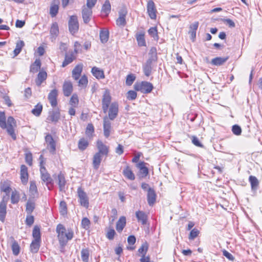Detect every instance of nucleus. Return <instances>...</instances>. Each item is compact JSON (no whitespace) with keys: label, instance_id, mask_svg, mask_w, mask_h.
<instances>
[{"label":"nucleus","instance_id":"obj_55","mask_svg":"<svg viewBox=\"0 0 262 262\" xmlns=\"http://www.w3.org/2000/svg\"><path fill=\"white\" fill-rule=\"evenodd\" d=\"M199 234V231L197 229H193L190 232L189 235V239L190 240L194 239L195 237H196L198 236Z\"/></svg>","mask_w":262,"mask_h":262},{"label":"nucleus","instance_id":"obj_63","mask_svg":"<svg viewBox=\"0 0 262 262\" xmlns=\"http://www.w3.org/2000/svg\"><path fill=\"white\" fill-rule=\"evenodd\" d=\"M26 162L30 166L32 164V156L31 153L26 154L25 156Z\"/></svg>","mask_w":262,"mask_h":262},{"label":"nucleus","instance_id":"obj_61","mask_svg":"<svg viewBox=\"0 0 262 262\" xmlns=\"http://www.w3.org/2000/svg\"><path fill=\"white\" fill-rule=\"evenodd\" d=\"M34 219L33 216L31 214H28L26 219V223L27 225L31 226L34 223Z\"/></svg>","mask_w":262,"mask_h":262},{"label":"nucleus","instance_id":"obj_22","mask_svg":"<svg viewBox=\"0 0 262 262\" xmlns=\"http://www.w3.org/2000/svg\"><path fill=\"white\" fill-rule=\"evenodd\" d=\"M20 179L23 184H26L28 180V168L25 165L20 167Z\"/></svg>","mask_w":262,"mask_h":262},{"label":"nucleus","instance_id":"obj_32","mask_svg":"<svg viewBox=\"0 0 262 262\" xmlns=\"http://www.w3.org/2000/svg\"><path fill=\"white\" fill-rule=\"evenodd\" d=\"M26 211L28 214H31L35 207V202L33 200H28L26 205Z\"/></svg>","mask_w":262,"mask_h":262},{"label":"nucleus","instance_id":"obj_47","mask_svg":"<svg viewBox=\"0 0 262 262\" xmlns=\"http://www.w3.org/2000/svg\"><path fill=\"white\" fill-rule=\"evenodd\" d=\"M59 212L62 215H65L67 213V204L65 201H61L59 204Z\"/></svg>","mask_w":262,"mask_h":262},{"label":"nucleus","instance_id":"obj_57","mask_svg":"<svg viewBox=\"0 0 262 262\" xmlns=\"http://www.w3.org/2000/svg\"><path fill=\"white\" fill-rule=\"evenodd\" d=\"M10 187L8 185L3 184L1 187V190L2 191H3L6 193V195L5 196L9 198V194L10 191Z\"/></svg>","mask_w":262,"mask_h":262},{"label":"nucleus","instance_id":"obj_46","mask_svg":"<svg viewBox=\"0 0 262 262\" xmlns=\"http://www.w3.org/2000/svg\"><path fill=\"white\" fill-rule=\"evenodd\" d=\"M249 182H250L252 189H256L259 184L257 179L254 176H251L249 177Z\"/></svg>","mask_w":262,"mask_h":262},{"label":"nucleus","instance_id":"obj_27","mask_svg":"<svg viewBox=\"0 0 262 262\" xmlns=\"http://www.w3.org/2000/svg\"><path fill=\"white\" fill-rule=\"evenodd\" d=\"M228 59V57H217L213 58L210 63L212 65L215 66H220L223 65Z\"/></svg>","mask_w":262,"mask_h":262},{"label":"nucleus","instance_id":"obj_39","mask_svg":"<svg viewBox=\"0 0 262 262\" xmlns=\"http://www.w3.org/2000/svg\"><path fill=\"white\" fill-rule=\"evenodd\" d=\"M42 110V105L38 103H37L34 107V108L32 110V113L35 115V116L38 117L40 116Z\"/></svg>","mask_w":262,"mask_h":262},{"label":"nucleus","instance_id":"obj_64","mask_svg":"<svg viewBox=\"0 0 262 262\" xmlns=\"http://www.w3.org/2000/svg\"><path fill=\"white\" fill-rule=\"evenodd\" d=\"M142 155V154L141 152H137L135 154L134 157L132 159V162L135 163L136 164L141 162L140 161V158Z\"/></svg>","mask_w":262,"mask_h":262},{"label":"nucleus","instance_id":"obj_58","mask_svg":"<svg viewBox=\"0 0 262 262\" xmlns=\"http://www.w3.org/2000/svg\"><path fill=\"white\" fill-rule=\"evenodd\" d=\"M232 131L234 134L238 136L241 134L242 129L239 126L237 125H234L232 126Z\"/></svg>","mask_w":262,"mask_h":262},{"label":"nucleus","instance_id":"obj_19","mask_svg":"<svg viewBox=\"0 0 262 262\" xmlns=\"http://www.w3.org/2000/svg\"><path fill=\"white\" fill-rule=\"evenodd\" d=\"M111 128V121L107 117H105L103 118V131L104 135L106 138H107L110 136Z\"/></svg>","mask_w":262,"mask_h":262},{"label":"nucleus","instance_id":"obj_59","mask_svg":"<svg viewBox=\"0 0 262 262\" xmlns=\"http://www.w3.org/2000/svg\"><path fill=\"white\" fill-rule=\"evenodd\" d=\"M149 54L151 56L148 59H153V61H156L157 60V50L156 48L152 47L150 50Z\"/></svg>","mask_w":262,"mask_h":262},{"label":"nucleus","instance_id":"obj_10","mask_svg":"<svg viewBox=\"0 0 262 262\" xmlns=\"http://www.w3.org/2000/svg\"><path fill=\"white\" fill-rule=\"evenodd\" d=\"M92 14L93 11L92 9L85 7V5L82 6L81 14L84 24H87L90 21Z\"/></svg>","mask_w":262,"mask_h":262},{"label":"nucleus","instance_id":"obj_20","mask_svg":"<svg viewBox=\"0 0 262 262\" xmlns=\"http://www.w3.org/2000/svg\"><path fill=\"white\" fill-rule=\"evenodd\" d=\"M155 61H153V59H148L146 61L145 63L143 66V71L144 74L146 76H149L151 73L152 70V63Z\"/></svg>","mask_w":262,"mask_h":262},{"label":"nucleus","instance_id":"obj_54","mask_svg":"<svg viewBox=\"0 0 262 262\" xmlns=\"http://www.w3.org/2000/svg\"><path fill=\"white\" fill-rule=\"evenodd\" d=\"M148 249V244L146 242L143 243L141 247L138 249V252L140 254L144 255Z\"/></svg>","mask_w":262,"mask_h":262},{"label":"nucleus","instance_id":"obj_34","mask_svg":"<svg viewBox=\"0 0 262 262\" xmlns=\"http://www.w3.org/2000/svg\"><path fill=\"white\" fill-rule=\"evenodd\" d=\"M47 74L46 72L41 71L37 75V79L36 80V85L40 86L42 82L47 78Z\"/></svg>","mask_w":262,"mask_h":262},{"label":"nucleus","instance_id":"obj_38","mask_svg":"<svg viewBox=\"0 0 262 262\" xmlns=\"http://www.w3.org/2000/svg\"><path fill=\"white\" fill-rule=\"evenodd\" d=\"M89 145L88 141L85 138H81L79 140L78 144V148L80 150H85Z\"/></svg>","mask_w":262,"mask_h":262},{"label":"nucleus","instance_id":"obj_3","mask_svg":"<svg viewBox=\"0 0 262 262\" xmlns=\"http://www.w3.org/2000/svg\"><path fill=\"white\" fill-rule=\"evenodd\" d=\"M39 160H40V172L41 175V180L43 182L46 183V185L48 186L49 184L52 183L53 180L45 167V162L42 155L40 156Z\"/></svg>","mask_w":262,"mask_h":262},{"label":"nucleus","instance_id":"obj_6","mask_svg":"<svg viewBox=\"0 0 262 262\" xmlns=\"http://www.w3.org/2000/svg\"><path fill=\"white\" fill-rule=\"evenodd\" d=\"M68 25L70 33L72 35L76 33L79 30V23L77 17L75 15L71 16L69 20Z\"/></svg>","mask_w":262,"mask_h":262},{"label":"nucleus","instance_id":"obj_60","mask_svg":"<svg viewBox=\"0 0 262 262\" xmlns=\"http://www.w3.org/2000/svg\"><path fill=\"white\" fill-rule=\"evenodd\" d=\"M124 176L129 180H131V168L129 166H127L123 171Z\"/></svg>","mask_w":262,"mask_h":262},{"label":"nucleus","instance_id":"obj_11","mask_svg":"<svg viewBox=\"0 0 262 262\" xmlns=\"http://www.w3.org/2000/svg\"><path fill=\"white\" fill-rule=\"evenodd\" d=\"M8 197L3 196L2 201L0 202V221L4 222L6 215L7 204Z\"/></svg>","mask_w":262,"mask_h":262},{"label":"nucleus","instance_id":"obj_44","mask_svg":"<svg viewBox=\"0 0 262 262\" xmlns=\"http://www.w3.org/2000/svg\"><path fill=\"white\" fill-rule=\"evenodd\" d=\"M100 39L102 43H105L107 41L109 36V33L107 31H101L100 32Z\"/></svg>","mask_w":262,"mask_h":262},{"label":"nucleus","instance_id":"obj_52","mask_svg":"<svg viewBox=\"0 0 262 262\" xmlns=\"http://www.w3.org/2000/svg\"><path fill=\"white\" fill-rule=\"evenodd\" d=\"M73 57L72 55H66L65 56L64 60L62 64V67H65L70 63H71L73 61Z\"/></svg>","mask_w":262,"mask_h":262},{"label":"nucleus","instance_id":"obj_4","mask_svg":"<svg viewBox=\"0 0 262 262\" xmlns=\"http://www.w3.org/2000/svg\"><path fill=\"white\" fill-rule=\"evenodd\" d=\"M135 90L140 91L143 93H149L153 89L152 84L147 81H142L139 83H136L134 85Z\"/></svg>","mask_w":262,"mask_h":262},{"label":"nucleus","instance_id":"obj_49","mask_svg":"<svg viewBox=\"0 0 262 262\" xmlns=\"http://www.w3.org/2000/svg\"><path fill=\"white\" fill-rule=\"evenodd\" d=\"M33 236L34 238V240L40 241V229L38 226H35L33 230Z\"/></svg>","mask_w":262,"mask_h":262},{"label":"nucleus","instance_id":"obj_37","mask_svg":"<svg viewBox=\"0 0 262 262\" xmlns=\"http://www.w3.org/2000/svg\"><path fill=\"white\" fill-rule=\"evenodd\" d=\"M111 5L108 0H105L104 3L102 5L101 11L104 13H105L106 15H108V14L111 12Z\"/></svg>","mask_w":262,"mask_h":262},{"label":"nucleus","instance_id":"obj_43","mask_svg":"<svg viewBox=\"0 0 262 262\" xmlns=\"http://www.w3.org/2000/svg\"><path fill=\"white\" fill-rule=\"evenodd\" d=\"M19 199L20 195L18 192L16 190L12 191L11 196V203L13 204H17L19 202Z\"/></svg>","mask_w":262,"mask_h":262},{"label":"nucleus","instance_id":"obj_26","mask_svg":"<svg viewBox=\"0 0 262 262\" xmlns=\"http://www.w3.org/2000/svg\"><path fill=\"white\" fill-rule=\"evenodd\" d=\"M135 214L139 223H141L142 225H145L146 223L147 216L145 213L138 211L136 212Z\"/></svg>","mask_w":262,"mask_h":262},{"label":"nucleus","instance_id":"obj_17","mask_svg":"<svg viewBox=\"0 0 262 262\" xmlns=\"http://www.w3.org/2000/svg\"><path fill=\"white\" fill-rule=\"evenodd\" d=\"M57 95L58 92L56 89L52 90L48 95V98L52 107H55L57 105Z\"/></svg>","mask_w":262,"mask_h":262},{"label":"nucleus","instance_id":"obj_62","mask_svg":"<svg viewBox=\"0 0 262 262\" xmlns=\"http://www.w3.org/2000/svg\"><path fill=\"white\" fill-rule=\"evenodd\" d=\"M97 0H86L85 7L92 9L95 6Z\"/></svg>","mask_w":262,"mask_h":262},{"label":"nucleus","instance_id":"obj_56","mask_svg":"<svg viewBox=\"0 0 262 262\" xmlns=\"http://www.w3.org/2000/svg\"><path fill=\"white\" fill-rule=\"evenodd\" d=\"M12 250L15 255H17L19 253V246L16 242H14L12 245Z\"/></svg>","mask_w":262,"mask_h":262},{"label":"nucleus","instance_id":"obj_18","mask_svg":"<svg viewBox=\"0 0 262 262\" xmlns=\"http://www.w3.org/2000/svg\"><path fill=\"white\" fill-rule=\"evenodd\" d=\"M62 90L65 96L68 97L73 92V84L70 81H65L63 83Z\"/></svg>","mask_w":262,"mask_h":262},{"label":"nucleus","instance_id":"obj_35","mask_svg":"<svg viewBox=\"0 0 262 262\" xmlns=\"http://www.w3.org/2000/svg\"><path fill=\"white\" fill-rule=\"evenodd\" d=\"M25 43L23 40H19L16 43V47L13 51L14 57L17 56L24 47Z\"/></svg>","mask_w":262,"mask_h":262},{"label":"nucleus","instance_id":"obj_42","mask_svg":"<svg viewBox=\"0 0 262 262\" xmlns=\"http://www.w3.org/2000/svg\"><path fill=\"white\" fill-rule=\"evenodd\" d=\"M41 62L40 60L36 59L33 64L31 66L30 71L33 73L36 72L40 69Z\"/></svg>","mask_w":262,"mask_h":262},{"label":"nucleus","instance_id":"obj_29","mask_svg":"<svg viewBox=\"0 0 262 262\" xmlns=\"http://www.w3.org/2000/svg\"><path fill=\"white\" fill-rule=\"evenodd\" d=\"M102 160V155L99 154V153L96 152L93 159V167L95 169H97L100 164V163Z\"/></svg>","mask_w":262,"mask_h":262},{"label":"nucleus","instance_id":"obj_8","mask_svg":"<svg viewBox=\"0 0 262 262\" xmlns=\"http://www.w3.org/2000/svg\"><path fill=\"white\" fill-rule=\"evenodd\" d=\"M112 97L110 92L108 89H105L102 97V109L104 113H106L111 101Z\"/></svg>","mask_w":262,"mask_h":262},{"label":"nucleus","instance_id":"obj_50","mask_svg":"<svg viewBox=\"0 0 262 262\" xmlns=\"http://www.w3.org/2000/svg\"><path fill=\"white\" fill-rule=\"evenodd\" d=\"M79 102L78 96L74 94L71 97L70 100V104L72 105L73 107L77 106Z\"/></svg>","mask_w":262,"mask_h":262},{"label":"nucleus","instance_id":"obj_48","mask_svg":"<svg viewBox=\"0 0 262 262\" xmlns=\"http://www.w3.org/2000/svg\"><path fill=\"white\" fill-rule=\"evenodd\" d=\"M148 34L151 37H153L154 39L158 40L159 37L158 35V31L156 27H151L148 30Z\"/></svg>","mask_w":262,"mask_h":262},{"label":"nucleus","instance_id":"obj_45","mask_svg":"<svg viewBox=\"0 0 262 262\" xmlns=\"http://www.w3.org/2000/svg\"><path fill=\"white\" fill-rule=\"evenodd\" d=\"M29 191L31 195L33 196V197H35L38 195L37 188L35 182H31Z\"/></svg>","mask_w":262,"mask_h":262},{"label":"nucleus","instance_id":"obj_9","mask_svg":"<svg viewBox=\"0 0 262 262\" xmlns=\"http://www.w3.org/2000/svg\"><path fill=\"white\" fill-rule=\"evenodd\" d=\"M147 11L149 17L151 19H155L157 17V11L154 2L149 0L147 4Z\"/></svg>","mask_w":262,"mask_h":262},{"label":"nucleus","instance_id":"obj_36","mask_svg":"<svg viewBox=\"0 0 262 262\" xmlns=\"http://www.w3.org/2000/svg\"><path fill=\"white\" fill-rule=\"evenodd\" d=\"M40 242L39 240H33L30 245V249L32 253H37L40 247Z\"/></svg>","mask_w":262,"mask_h":262},{"label":"nucleus","instance_id":"obj_7","mask_svg":"<svg viewBox=\"0 0 262 262\" xmlns=\"http://www.w3.org/2000/svg\"><path fill=\"white\" fill-rule=\"evenodd\" d=\"M77 194L80 205L82 206L88 208L89 206V201L86 193L81 188L79 187L77 189Z\"/></svg>","mask_w":262,"mask_h":262},{"label":"nucleus","instance_id":"obj_12","mask_svg":"<svg viewBox=\"0 0 262 262\" xmlns=\"http://www.w3.org/2000/svg\"><path fill=\"white\" fill-rule=\"evenodd\" d=\"M45 141L47 143V148L52 154L55 153L56 150V143L52 136L48 134L45 137Z\"/></svg>","mask_w":262,"mask_h":262},{"label":"nucleus","instance_id":"obj_15","mask_svg":"<svg viewBox=\"0 0 262 262\" xmlns=\"http://www.w3.org/2000/svg\"><path fill=\"white\" fill-rule=\"evenodd\" d=\"M118 112V104L116 102L111 104L108 111V119L113 120L117 116Z\"/></svg>","mask_w":262,"mask_h":262},{"label":"nucleus","instance_id":"obj_2","mask_svg":"<svg viewBox=\"0 0 262 262\" xmlns=\"http://www.w3.org/2000/svg\"><path fill=\"white\" fill-rule=\"evenodd\" d=\"M57 237L59 243L62 246H64L68 242L72 239L74 233L71 229L66 230V228L61 224H58L56 229Z\"/></svg>","mask_w":262,"mask_h":262},{"label":"nucleus","instance_id":"obj_1","mask_svg":"<svg viewBox=\"0 0 262 262\" xmlns=\"http://www.w3.org/2000/svg\"><path fill=\"white\" fill-rule=\"evenodd\" d=\"M16 126V122L12 117H9L6 123V118L4 112H0V127L2 129H6L8 134L13 140L16 139L14 127Z\"/></svg>","mask_w":262,"mask_h":262},{"label":"nucleus","instance_id":"obj_16","mask_svg":"<svg viewBox=\"0 0 262 262\" xmlns=\"http://www.w3.org/2000/svg\"><path fill=\"white\" fill-rule=\"evenodd\" d=\"M97 147L98 149L99 154L101 155L107 156L109 152V147L106 145L104 144L101 140H98L97 141Z\"/></svg>","mask_w":262,"mask_h":262},{"label":"nucleus","instance_id":"obj_24","mask_svg":"<svg viewBox=\"0 0 262 262\" xmlns=\"http://www.w3.org/2000/svg\"><path fill=\"white\" fill-rule=\"evenodd\" d=\"M82 69L83 65L82 64H79L74 68L72 71V77L75 80H77L79 78Z\"/></svg>","mask_w":262,"mask_h":262},{"label":"nucleus","instance_id":"obj_41","mask_svg":"<svg viewBox=\"0 0 262 262\" xmlns=\"http://www.w3.org/2000/svg\"><path fill=\"white\" fill-rule=\"evenodd\" d=\"M89 250L88 248L82 249L81 251V259L83 262H89Z\"/></svg>","mask_w":262,"mask_h":262},{"label":"nucleus","instance_id":"obj_51","mask_svg":"<svg viewBox=\"0 0 262 262\" xmlns=\"http://www.w3.org/2000/svg\"><path fill=\"white\" fill-rule=\"evenodd\" d=\"M94 131V126L92 124H89L86 127L85 134L90 138L92 137Z\"/></svg>","mask_w":262,"mask_h":262},{"label":"nucleus","instance_id":"obj_31","mask_svg":"<svg viewBox=\"0 0 262 262\" xmlns=\"http://www.w3.org/2000/svg\"><path fill=\"white\" fill-rule=\"evenodd\" d=\"M58 1H54L51 5L50 13L52 17L55 16L58 12Z\"/></svg>","mask_w":262,"mask_h":262},{"label":"nucleus","instance_id":"obj_21","mask_svg":"<svg viewBox=\"0 0 262 262\" xmlns=\"http://www.w3.org/2000/svg\"><path fill=\"white\" fill-rule=\"evenodd\" d=\"M147 202L150 206L152 205L156 202V194L155 190L149 188L148 190L147 194Z\"/></svg>","mask_w":262,"mask_h":262},{"label":"nucleus","instance_id":"obj_13","mask_svg":"<svg viewBox=\"0 0 262 262\" xmlns=\"http://www.w3.org/2000/svg\"><path fill=\"white\" fill-rule=\"evenodd\" d=\"M60 112L58 110H52L49 112V115L47 118V121L48 122L56 123L60 118Z\"/></svg>","mask_w":262,"mask_h":262},{"label":"nucleus","instance_id":"obj_25","mask_svg":"<svg viewBox=\"0 0 262 262\" xmlns=\"http://www.w3.org/2000/svg\"><path fill=\"white\" fill-rule=\"evenodd\" d=\"M144 33L143 32H139L135 35L138 45L139 47H145L146 41L144 37Z\"/></svg>","mask_w":262,"mask_h":262},{"label":"nucleus","instance_id":"obj_30","mask_svg":"<svg viewBox=\"0 0 262 262\" xmlns=\"http://www.w3.org/2000/svg\"><path fill=\"white\" fill-rule=\"evenodd\" d=\"M126 225V218L124 216H121L116 223V230L118 232H121L123 230Z\"/></svg>","mask_w":262,"mask_h":262},{"label":"nucleus","instance_id":"obj_53","mask_svg":"<svg viewBox=\"0 0 262 262\" xmlns=\"http://www.w3.org/2000/svg\"><path fill=\"white\" fill-rule=\"evenodd\" d=\"M90 224V221L87 217H84L81 221V226L85 230L89 229Z\"/></svg>","mask_w":262,"mask_h":262},{"label":"nucleus","instance_id":"obj_23","mask_svg":"<svg viewBox=\"0 0 262 262\" xmlns=\"http://www.w3.org/2000/svg\"><path fill=\"white\" fill-rule=\"evenodd\" d=\"M91 72L93 75L97 79H104L105 78L104 72L99 68L94 67L92 68Z\"/></svg>","mask_w":262,"mask_h":262},{"label":"nucleus","instance_id":"obj_28","mask_svg":"<svg viewBox=\"0 0 262 262\" xmlns=\"http://www.w3.org/2000/svg\"><path fill=\"white\" fill-rule=\"evenodd\" d=\"M58 184L59 185L60 191L64 190L65 188V185L66 183V181L65 180V177L64 174L61 172L58 174Z\"/></svg>","mask_w":262,"mask_h":262},{"label":"nucleus","instance_id":"obj_40","mask_svg":"<svg viewBox=\"0 0 262 262\" xmlns=\"http://www.w3.org/2000/svg\"><path fill=\"white\" fill-rule=\"evenodd\" d=\"M88 83V78L85 75H83L78 81V86L81 89H84L86 87Z\"/></svg>","mask_w":262,"mask_h":262},{"label":"nucleus","instance_id":"obj_14","mask_svg":"<svg viewBox=\"0 0 262 262\" xmlns=\"http://www.w3.org/2000/svg\"><path fill=\"white\" fill-rule=\"evenodd\" d=\"M144 162H140L136 164V167L139 170V176L141 178H145L148 174V169L145 166Z\"/></svg>","mask_w":262,"mask_h":262},{"label":"nucleus","instance_id":"obj_33","mask_svg":"<svg viewBox=\"0 0 262 262\" xmlns=\"http://www.w3.org/2000/svg\"><path fill=\"white\" fill-rule=\"evenodd\" d=\"M50 34L52 37L55 38L59 34V28L58 24L56 22H54L52 24Z\"/></svg>","mask_w":262,"mask_h":262},{"label":"nucleus","instance_id":"obj_5","mask_svg":"<svg viewBox=\"0 0 262 262\" xmlns=\"http://www.w3.org/2000/svg\"><path fill=\"white\" fill-rule=\"evenodd\" d=\"M119 17L116 19V25L121 28L124 27L126 24V16L127 10L125 7H123L118 12Z\"/></svg>","mask_w":262,"mask_h":262}]
</instances>
